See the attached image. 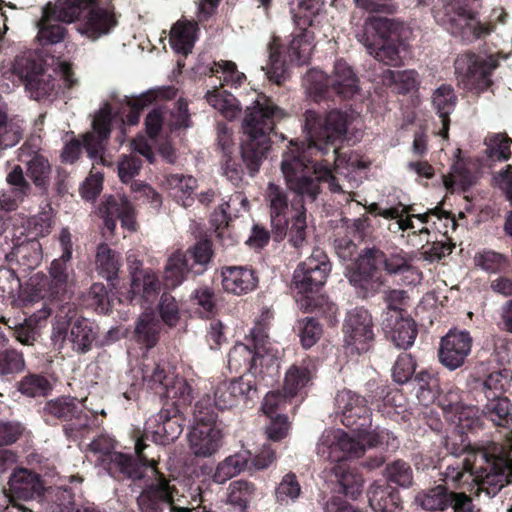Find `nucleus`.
I'll return each mask as SVG.
<instances>
[{"instance_id": "f257e3e1", "label": "nucleus", "mask_w": 512, "mask_h": 512, "mask_svg": "<svg viewBox=\"0 0 512 512\" xmlns=\"http://www.w3.org/2000/svg\"><path fill=\"white\" fill-rule=\"evenodd\" d=\"M348 123L349 114L339 109H332L325 115L312 110L305 113L307 141L291 140L282 154L281 171L290 191L314 202L323 183L332 193L343 192L333 174L334 167L344 163L365 167L358 160H346L337 145L345 137Z\"/></svg>"}, {"instance_id": "f03ea898", "label": "nucleus", "mask_w": 512, "mask_h": 512, "mask_svg": "<svg viewBox=\"0 0 512 512\" xmlns=\"http://www.w3.org/2000/svg\"><path fill=\"white\" fill-rule=\"evenodd\" d=\"M285 112L265 95L258 96L252 106L247 107L242 122L244 139L239 155L235 154L232 133L223 126L218 129L217 146L222 152L220 166L223 176L235 187H241L245 170L249 176H256L271 149L270 134L277 121L285 117Z\"/></svg>"}, {"instance_id": "7ed1b4c3", "label": "nucleus", "mask_w": 512, "mask_h": 512, "mask_svg": "<svg viewBox=\"0 0 512 512\" xmlns=\"http://www.w3.org/2000/svg\"><path fill=\"white\" fill-rule=\"evenodd\" d=\"M511 469L512 445L487 442L472 451L469 458L448 464L440 473V480L448 490L463 489L472 481L487 494L496 495L510 482Z\"/></svg>"}, {"instance_id": "20e7f679", "label": "nucleus", "mask_w": 512, "mask_h": 512, "mask_svg": "<svg viewBox=\"0 0 512 512\" xmlns=\"http://www.w3.org/2000/svg\"><path fill=\"white\" fill-rule=\"evenodd\" d=\"M290 12L293 15L295 25L300 29L293 35L289 44L284 47L274 39L270 43L269 62L267 64V76L269 80L280 84L285 79L288 63L301 66L308 62L312 44L307 28L313 25L314 18L322 11L323 0H290Z\"/></svg>"}, {"instance_id": "39448f33", "label": "nucleus", "mask_w": 512, "mask_h": 512, "mask_svg": "<svg viewBox=\"0 0 512 512\" xmlns=\"http://www.w3.org/2000/svg\"><path fill=\"white\" fill-rule=\"evenodd\" d=\"M331 262L320 248L301 262L293 274V288L299 308L306 313L332 318L337 313V306L328 300L322 289L331 272Z\"/></svg>"}, {"instance_id": "423d86ee", "label": "nucleus", "mask_w": 512, "mask_h": 512, "mask_svg": "<svg viewBox=\"0 0 512 512\" xmlns=\"http://www.w3.org/2000/svg\"><path fill=\"white\" fill-rule=\"evenodd\" d=\"M267 200L274 241L280 242L287 236L289 244L296 249L307 244V210L304 205L307 199L296 194V198L289 203L284 189L269 183Z\"/></svg>"}, {"instance_id": "0eeeda50", "label": "nucleus", "mask_w": 512, "mask_h": 512, "mask_svg": "<svg viewBox=\"0 0 512 512\" xmlns=\"http://www.w3.org/2000/svg\"><path fill=\"white\" fill-rule=\"evenodd\" d=\"M482 0H438L432 14L435 21L463 42L472 43L490 35L495 25L478 18Z\"/></svg>"}, {"instance_id": "6e6552de", "label": "nucleus", "mask_w": 512, "mask_h": 512, "mask_svg": "<svg viewBox=\"0 0 512 512\" xmlns=\"http://www.w3.org/2000/svg\"><path fill=\"white\" fill-rule=\"evenodd\" d=\"M73 272L71 262L54 259L49 268L50 278L35 286L34 297L47 300L39 310V319H46L54 311L56 318L62 319L71 313L75 315V305L69 301V277Z\"/></svg>"}, {"instance_id": "1a4fd4ad", "label": "nucleus", "mask_w": 512, "mask_h": 512, "mask_svg": "<svg viewBox=\"0 0 512 512\" xmlns=\"http://www.w3.org/2000/svg\"><path fill=\"white\" fill-rule=\"evenodd\" d=\"M143 383L161 398L172 400L165 404L182 408L188 407L194 399L193 388L183 378L174 377L169 365L162 359L144 357L142 362Z\"/></svg>"}, {"instance_id": "9d476101", "label": "nucleus", "mask_w": 512, "mask_h": 512, "mask_svg": "<svg viewBox=\"0 0 512 512\" xmlns=\"http://www.w3.org/2000/svg\"><path fill=\"white\" fill-rule=\"evenodd\" d=\"M308 91L315 101L350 99L360 90L354 69L344 60L337 59L331 75L312 69L307 73Z\"/></svg>"}, {"instance_id": "9b49d317", "label": "nucleus", "mask_w": 512, "mask_h": 512, "mask_svg": "<svg viewBox=\"0 0 512 512\" xmlns=\"http://www.w3.org/2000/svg\"><path fill=\"white\" fill-rule=\"evenodd\" d=\"M221 422L217 420L209 395L199 399L193 411V426L188 434L189 446L197 457H209L222 445Z\"/></svg>"}, {"instance_id": "f8f14e48", "label": "nucleus", "mask_w": 512, "mask_h": 512, "mask_svg": "<svg viewBox=\"0 0 512 512\" xmlns=\"http://www.w3.org/2000/svg\"><path fill=\"white\" fill-rule=\"evenodd\" d=\"M93 0H56L42 9L37 38L42 46L62 42L68 30L61 23H73L79 19Z\"/></svg>"}, {"instance_id": "ddd939ff", "label": "nucleus", "mask_w": 512, "mask_h": 512, "mask_svg": "<svg viewBox=\"0 0 512 512\" xmlns=\"http://www.w3.org/2000/svg\"><path fill=\"white\" fill-rule=\"evenodd\" d=\"M385 253L378 247H364L348 270V280L356 295L368 299L380 292L384 285L382 274Z\"/></svg>"}, {"instance_id": "4468645a", "label": "nucleus", "mask_w": 512, "mask_h": 512, "mask_svg": "<svg viewBox=\"0 0 512 512\" xmlns=\"http://www.w3.org/2000/svg\"><path fill=\"white\" fill-rule=\"evenodd\" d=\"M499 66L495 55H479L473 52L459 54L454 62L455 74L464 88L482 93L493 84L492 73Z\"/></svg>"}, {"instance_id": "2eb2a0df", "label": "nucleus", "mask_w": 512, "mask_h": 512, "mask_svg": "<svg viewBox=\"0 0 512 512\" xmlns=\"http://www.w3.org/2000/svg\"><path fill=\"white\" fill-rule=\"evenodd\" d=\"M13 73L21 79L30 97L36 101L55 97L60 88L57 78L47 73L44 61L31 54L15 59Z\"/></svg>"}, {"instance_id": "dca6fc26", "label": "nucleus", "mask_w": 512, "mask_h": 512, "mask_svg": "<svg viewBox=\"0 0 512 512\" xmlns=\"http://www.w3.org/2000/svg\"><path fill=\"white\" fill-rule=\"evenodd\" d=\"M366 46L378 61L389 66L401 62L399 48L402 44L395 23L388 18H376L366 28Z\"/></svg>"}, {"instance_id": "f3484780", "label": "nucleus", "mask_w": 512, "mask_h": 512, "mask_svg": "<svg viewBox=\"0 0 512 512\" xmlns=\"http://www.w3.org/2000/svg\"><path fill=\"white\" fill-rule=\"evenodd\" d=\"M46 421L49 419L64 422L63 431L67 438H77L90 426V417L76 398L57 397L46 402L44 408Z\"/></svg>"}, {"instance_id": "a211bd4d", "label": "nucleus", "mask_w": 512, "mask_h": 512, "mask_svg": "<svg viewBox=\"0 0 512 512\" xmlns=\"http://www.w3.org/2000/svg\"><path fill=\"white\" fill-rule=\"evenodd\" d=\"M90 446L94 452L102 454L99 458L100 466L114 479L137 481L142 477L141 467L135 463L133 456L114 451L115 441L113 439L101 435L94 439Z\"/></svg>"}, {"instance_id": "6ab92c4d", "label": "nucleus", "mask_w": 512, "mask_h": 512, "mask_svg": "<svg viewBox=\"0 0 512 512\" xmlns=\"http://www.w3.org/2000/svg\"><path fill=\"white\" fill-rule=\"evenodd\" d=\"M342 332L346 348L358 354L367 352L375 340L372 315L363 307L349 310L343 322Z\"/></svg>"}, {"instance_id": "aec40b11", "label": "nucleus", "mask_w": 512, "mask_h": 512, "mask_svg": "<svg viewBox=\"0 0 512 512\" xmlns=\"http://www.w3.org/2000/svg\"><path fill=\"white\" fill-rule=\"evenodd\" d=\"M369 400L351 390H341L336 394L335 407L341 423L351 431H365L371 428Z\"/></svg>"}, {"instance_id": "412c9836", "label": "nucleus", "mask_w": 512, "mask_h": 512, "mask_svg": "<svg viewBox=\"0 0 512 512\" xmlns=\"http://www.w3.org/2000/svg\"><path fill=\"white\" fill-rule=\"evenodd\" d=\"M416 502L429 511H445L451 508L453 512H473V500L465 492L448 490L445 485H437L419 492Z\"/></svg>"}, {"instance_id": "4be33fe9", "label": "nucleus", "mask_w": 512, "mask_h": 512, "mask_svg": "<svg viewBox=\"0 0 512 512\" xmlns=\"http://www.w3.org/2000/svg\"><path fill=\"white\" fill-rule=\"evenodd\" d=\"M8 498L12 507L22 512H34L33 509L19 501L40 499L44 484L39 474L27 468H18L13 471L8 482Z\"/></svg>"}, {"instance_id": "5701e85b", "label": "nucleus", "mask_w": 512, "mask_h": 512, "mask_svg": "<svg viewBox=\"0 0 512 512\" xmlns=\"http://www.w3.org/2000/svg\"><path fill=\"white\" fill-rule=\"evenodd\" d=\"M355 433H357V439L339 431L329 446L330 453L339 450L346 457L360 458L364 455L366 446L369 448L380 447L390 438V433L385 429H379V427L374 430L367 428L365 431H355Z\"/></svg>"}, {"instance_id": "b1692460", "label": "nucleus", "mask_w": 512, "mask_h": 512, "mask_svg": "<svg viewBox=\"0 0 512 512\" xmlns=\"http://www.w3.org/2000/svg\"><path fill=\"white\" fill-rule=\"evenodd\" d=\"M472 342V337L468 331L449 330L440 341L439 362L450 371L462 367L471 352Z\"/></svg>"}, {"instance_id": "393cba45", "label": "nucleus", "mask_w": 512, "mask_h": 512, "mask_svg": "<svg viewBox=\"0 0 512 512\" xmlns=\"http://www.w3.org/2000/svg\"><path fill=\"white\" fill-rule=\"evenodd\" d=\"M98 212L103 219L105 228L111 233L116 229L117 220L121 222L124 229L131 232H135L138 228L135 208L126 197L104 196L98 207Z\"/></svg>"}, {"instance_id": "a878e982", "label": "nucleus", "mask_w": 512, "mask_h": 512, "mask_svg": "<svg viewBox=\"0 0 512 512\" xmlns=\"http://www.w3.org/2000/svg\"><path fill=\"white\" fill-rule=\"evenodd\" d=\"M251 343L255 348V365L258 373L254 377L274 379L279 373L278 350L270 341L267 329L262 324L255 325L251 331Z\"/></svg>"}, {"instance_id": "bb28decb", "label": "nucleus", "mask_w": 512, "mask_h": 512, "mask_svg": "<svg viewBox=\"0 0 512 512\" xmlns=\"http://www.w3.org/2000/svg\"><path fill=\"white\" fill-rule=\"evenodd\" d=\"M75 314L77 309L75 308ZM76 317L71 313L67 317L57 319L58 333L63 334L72 345V350L85 354L92 349L93 342L97 338V327L87 318L80 317L74 322L72 320Z\"/></svg>"}, {"instance_id": "cd10ccee", "label": "nucleus", "mask_w": 512, "mask_h": 512, "mask_svg": "<svg viewBox=\"0 0 512 512\" xmlns=\"http://www.w3.org/2000/svg\"><path fill=\"white\" fill-rule=\"evenodd\" d=\"M373 233L371 219L366 215L346 225V234L334 240L336 254L343 261H355L359 254L358 245L370 240Z\"/></svg>"}, {"instance_id": "c85d7f7f", "label": "nucleus", "mask_w": 512, "mask_h": 512, "mask_svg": "<svg viewBox=\"0 0 512 512\" xmlns=\"http://www.w3.org/2000/svg\"><path fill=\"white\" fill-rule=\"evenodd\" d=\"M257 394L255 383L243 376L231 381H224L217 385L214 392V404L219 410L231 409L240 400H252Z\"/></svg>"}, {"instance_id": "c756f323", "label": "nucleus", "mask_w": 512, "mask_h": 512, "mask_svg": "<svg viewBox=\"0 0 512 512\" xmlns=\"http://www.w3.org/2000/svg\"><path fill=\"white\" fill-rule=\"evenodd\" d=\"M88 8L90 9L82 23L81 30L88 38L96 40L110 33L117 26L115 7L111 2L101 5L97 0H93L84 11Z\"/></svg>"}, {"instance_id": "7c9ffc66", "label": "nucleus", "mask_w": 512, "mask_h": 512, "mask_svg": "<svg viewBox=\"0 0 512 512\" xmlns=\"http://www.w3.org/2000/svg\"><path fill=\"white\" fill-rule=\"evenodd\" d=\"M220 275L223 291L234 296L247 295L259 285L258 274L250 266H223Z\"/></svg>"}, {"instance_id": "2f4dec72", "label": "nucleus", "mask_w": 512, "mask_h": 512, "mask_svg": "<svg viewBox=\"0 0 512 512\" xmlns=\"http://www.w3.org/2000/svg\"><path fill=\"white\" fill-rule=\"evenodd\" d=\"M183 421L179 407L164 404L154 418L157 425L152 431V442L163 446L174 442L183 432Z\"/></svg>"}, {"instance_id": "473e14b6", "label": "nucleus", "mask_w": 512, "mask_h": 512, "mask_svg": "<svg viewBox=\"0 0 512 512\" xmlns=\"http://www.w3.org/2000/svg\"><path fill=\"white\" fill-rule=\"evenodd\" d=\"M18 160L26 166L27 176L35 186L46 190L51 174V165L48 159L41 155L33 145L24 143L18 150Z\"/></svg>"}, {"instance_id": "72a5a7b5", "label": "nucleus", "mask_w": 512, "mask_h": 512, "mask_svg": "<svg viewBox=\"0 0 512 512\" xmlns=\"http://www.w3.org/2000/svg\"><path fill=\"white\" fill-rule=\"evenodd\" d=\"M347 459L350 458L346 457L343 453V455L338 458L337 463L331 468V474L339 484V491L346 497L355 500L362 494L364 480L361 474L349 467L346 462Z\"/></svg>"}, {"instance_id": "f704fd0d", "label": "nucleus", "mask_w": 512, "mask_h": 512, "mask_svg": "<svg viewBox=\"0 0 512 512\" xmlns=\"http://www.w3.org/2000/svg\"><path fill=\"white\" fill-rule=\"evenodd\" d=\"M160 291V281L152 272L133 274L130 286L131 301L152 304Z\"/></svg>"}, {"instance_id": "c9c22d12", "label": "nucleus", "mask_w": 512, "mask_h": 512, "mask_svg": "<svg viewBox=\"0 0 512 512\" xmlns=\"http://www.w3.org/2000/svg\"><path fill=\"white\" fill-rule=\"evenodd\" d=\"M190 274L194 276V267L189 263L187 253L178 250L167 260L163 274L164 285L166 288L174 289L181 285Z\"/></svg>"}, {"instance_id": "e433bc0d", "label": "nucleus", "mask_w": 512, "mask_h": 512, "mask_svg": "<svg viewBox=\"0 0 512 512\" xmlns=\"http://www.w3.org/2000/svg\"><path fill=\"white\" fill-rule=\"evenodd\" d=\"M133 438L135 439V454L136 458L133 457V460L137 465H139L142 477L139 480L145 479L147 475V471H150L153 476V470L159 471L157 468L159 455L155 453L156 447L147 443L148 435L147 433H141L139 429L133 431Z\"/></svg>"}, {"instance_id": "4c0bfd02", "label": "nucleus", "mask_w": 512, "mask_h": 512, "mask_svg": "<svg viewBox=\"0 0 512 512\" xmlns=\"http://www.w3.org/2000/svg\"><path fill=\"white\" fill-rule=\"evenodd\" d=\"M412 383L417 388V397L425 406L434 403L441 393L439 373L433 368L418 371Z\"/></svg>"}, {"instance_id": "58836bf2", "label": "nucleus", "mask_w": 512, "mask_h": 512, "mask_svg": "<svg viewBox=\"0 0 512 512\" xmlns=\"http://www.w3.org/2000/svg\"><path fill=\"white\" fill-rule=\"evenodd\" d=\"M369 504L375 512H396L400 508L398 490L390 484H373L369 491Z\"/></svg>"}, {"instance_id": "ea45409f", "label": "nucleus", "mask_w": 512, "mask_h": 512, "mask_svg": "<svg viewBox=\"0 0 512 512\" xmlns=\"http://www.w3.org/2000/svg\"><path fill=\"white\" fill-rule=\"evenodd\" d=\"M388 320L386 328L392 342L399 348L407 349L410 347L418 334L416 323L411 318H404L402 315L395 316L394 322Z\"/></svg>"}, {"instance_id": "a19ab883", "label": "nucleus", "mask_w": 512, "mask_h": 512, "mask_svg": "<svg viewBox=\"0 0 512 512\" xmlns=\"http://www.w3.org/2000/svg\"><path fill=\"white\" fill-rule=\"evenodd\" d=\"M228 366L236 372L244 371L251 375L258 373L257 365H255V348L251 343H237L229 351Z\"/></svg>"}, {"instance_id": "79ce46f5", "label": "nucleus", "mask_w": 512, "mask_h": 512, "mask_svg": "<svg viewBox=\"0 0 512 512\" xmlns=\"http://www.w3.org/2000/svg\"><path fill=\"white\" fill-rule=\"evenodd\" d=\"M255 485L246 480H235L229 484L226 512H247L248 505L255 494Z\"/></svg>"}, {"instance_id": "37998d69", "label": "nucleus", "mask_w": 512, "mask_h": 512, "mask_svg": "<svg viewBox=\"0 0 512 512\" xmlns=\"http://www.w3.org/2000/svg\"><path fill=\"white\" fill-rule=\"evenodd\" d=\"M40 501L46 505V512H70L75 505L72 489L57 486L44 487Z\"/></svg>"}, {"instance_id": "c03bdc74", "label": "nucleus", "mask_w": 512, "mask_h": 512, "mask_svg": "<svg viewBox=\"0 0 512 512\" xmlns=\"http://www.w3.org/2000/svg\"><path fill=\"white\" fill-rule=\"evenodd\" d=\"M196 26L189 21H177L171 28L169 42L172 49L187 56L194 46Z\"/></svg>"}, {"instance_id": "a18cd8bd", "label": "nucleus", "mask_w": 512, "mask_h": 512, "mask_svg": "<svg viewBox=\"0 0 512 512\" xmlns=\"http://www.w3.org/2000/svg\"><path fill=\"white\" fill-rule=\"evenodd\" d=\"M482 413L496 426L508 427L512 423V404L507 397H489Z\"/></svg>"}, {"instance_id": "49530a36", "label": "nucleus", "mask_w": 512, "mask_h": 512, "mask_svg": "<svg viewBox=\"0 0 512 512\" xmlns=\"http://www.w3.org/2000/svg\"><path fill=\"white\" fill-rule=\"evenodd\" d=\"M184 253H187L189 263L194 267V276L201 275L207 270L214 256L213 243L208 237L200 238Z\"/></svg>"}, {"instance_id": "de8ad7c7", "label": "nucleus", "mask_w": 512, "mask_h": 512, "mask_svg": "<svg viewBox=\"0 0 512 512\" xmlns=\"http://www.w3.org/2000/svg\"><path fill=\"white\" fill-rule=\"evenodd\" d=\"M301 494L302 488L298 476L293 472H288L275 487V502L280 506H288L295 503Z\"/></svg>"}, {"instance_id": "09e8293b", "label": "nucleus", "mask_w": 512, "mask_h": 512, "mask_svg": "<svg viewBox=\"0 0 512 512\" xmlns=\"http://www.w3.org/2000/svg\"><path fill=\"white\" fill-rule=\"evenodd\" d=\"M11 256L23 267V270L35 269L41 261V244L38 241H26L13 247Z\"/></svg>"}, {"instance_id": "8fccbe9b", "label": "nucleus", "mask_w": 512, "mask_h": 512, "mask_svg": "<svg viewBox=\"0 0 512 512\" xmlns=\"http://www.w3.org/2000/svg\"><path fill=\"white\" fill-rule=\"evenodd\" d=\"M160 323L154 317L144 315L140 317L135 326V338L140 344L150 349L156 346L159 341Z\"/></svg>"}, {"instance_id": "3c124183", "label": "nucleus", "mask_w": 512, "mask_h": 512, "mask_svg": "<svg viewBox=\"0 0 512 512\" xmlns=\"http://www.w3.org/2000/svg\"><path fill=\"white\" fill-rule=\"evenodd\" d=\"M96 264L99 275L112 282L118 276L119 259L115 251L107 244H100L96 254Z\"/></svg>"}, {"instance_id": "603ef678", "label": "nucleus", "mask_w": 512, "mask_h": 512, "mask_svg": "<svg viewBox=\"0 0 512 512\" xmlns=\"http://www.w3.org/2000/svg\"><path fill=\"white\" fill-rule=\"evenodd\" d=\"M312 379V373L308 366L292 365L285 375L284 391L290 398L295 397Z\"/></svg>"}, {"instance_id": "864d4df0", "label": "nucleus", "mask_w": 512, "mask_h": 512, "mask_svg": "<svg viewBox=\"0 0 512 512\" xmlns=\"http://www.w3.org/2000/svg\"><path fill=\"white\" fill-rule=\"evenodd\" d=\"M417 73L414 70L394 71L387 69L383 72L382 80L384 85L397 90L399 94H406L416 88Z\"/></svg>"}, {"instance_id": "5fc2aeb1", "label": "nucleus", "mask_w": 512, "mask_h": 512, "mask_svg": "<svg viewBox=\"0 0 512 512\" xmlns=\"http://www.w3.org/2000/svg\"><path fill=\"white\" fill-rule=\"evenodd\" d=\"M457 101V95L449 84H442L432 94V106L439 118L450 116L456 107Z\"/></svg>"}, {"instance_id": "6e6d98bb", "label": "nucleus", "mask_w": 512, "mask_h": 512, "mask_svg": "<svg viewBox=\"0 0 512 512\" xmlns=\"http://www.w3.org/2000/svg\"><path fill=\"white\" fill-rule=\"evenodd\" d=\"M487 442H495L494 440H481L475 443H471V440L467 435L453 430L445 438V448L449 453L455 456L466 454L465 458H469L472 451L478 448L481 444Z\"/></svg>"}, {"instance_id": "4d7b16f0", "label": "nucleus", "mask_w": 512, "mask_h": 512, "mask_svg": "<svg viewBox=\"0 0 512 512\" xmlns=\"http://www.w3.org/2000/svg\"><path fill=\"white\" fill-rule=\"evenodd\" d=\"M17 390L27 397L35 398L48 395L52 386L45 376L29 373L17 383Z\"/></svg>"}, {"instance_id": "13d9d810", "label": "nucleus", "mask_w": 512, "mask_h": 512, "mask_svg": "<svg viewBox=\"0 0 512 512\" xmlns=\"http://www.w3.org/2000/svg\"><path fill=\"white\" fill-rule=\"evenodd\" d=\"M474 261L477 267L494 274L505 272L510 266V261L506 255L493 250L478 252Z\"/></svg>"}, {"instance_id": "bf43d9fd", "label": "nucleus", "mask_w": 512, "mask_h": 512, "mask_svg": "<svg viewBox=\"0 0 512 512\" xmlns=\"http://www.w3.org/2000/svg\"><path fill=\"white\" fill-rule=\"evenodd\" d=\"M26 367L24 355L14 348L0 350V376L12 377L24 371Z\"/></svg>"}, {"instance_id": "052dcab7", "label": "nucleus", "mask_w": 512, "mask_h": 512, "mask_svg": "<svg viewBox=\"0 0 512 512\" xmlns=\"http://www.w3.org/2000/svg\"><path fill=\"white\" fill-rule=\"evenodd\" d=\"M416 367L417 362L410 353H401L392 367L393 381L400 385L412 382Z\"/></svg>"}, {"instance_id": "680f3d73", "label": "nucleus", "mask_w": 512, "mask_h": 512, "mask_svg": "<svg viewBox=\"0 0 512 512\" xmlns=\"http://www.w3.org/2000/svg\"><path fill=\"white\" fill-rule=\"evenodd\" d=\"M385 476L389 483H394L400 487L407 488L413 482V471L409 463L402 459H397L386 465Z\"/></svg>"}, {"instance_id": "e2e57ef3", "label": "nucleus", "mask_w": 512, "mask_h": 512, "mask_svg": "<svg viewBox=\"0 0 512 512\" xmlns=\"http://www.w3.org/2000/svg\"><path fill=\"white\" fill-rule=\"evenodd\" d=\"M510 139L505 133H497L485 140L487 156L492 160L506 161L511 156Z\"/></svg>"}, {"instance_id": "0e129e2a", "label": "nucleus", "mask_w": 512, "mask_h": 512, "mask_svg": "<svg viewBox=\"0 0 512 512\" xmlns=\"http://www.w3.org/2000/svg\"><path fill=\"white\" fill-rule=\"evenodd\" d=\"M298 328L300 341L305 349L315 345L323 332L321 324L313 317H306L299 320Z\"/></svg>"}, {"instance_id": "69168bd1", "label": "nucleus", "mask_w": 512, "mask_h": 512, "mask_svg": "<svg viewBox=\"0 0 512 512\" xmlns=\"http://www.w3.org/2000/svg\"><path fill=\"white\" fill-rule=\"evenodd\" d=\"M218 73L222 74L223 84L241 85L245 80V74L239 72L237 66L232 61H218L214 62L209 68V75L216 76Z\"/></svg>"}, {"instance_id": "338daca9", "label": "nucleus", "mask_w": 512, "mask_h": 512, "mask_svg": "<svg viewBox=\"0 0 512 512\" xmlns=\"http://www.w3.org/2000/svg\"><path fill=\"white\" fill-rule=\"evenodd\" d=\"M162 321L169 327H175L180 320L179 303L170 293L164 292L158 304Z\"/></svg>"}, {"instance_id": "774afa93", "label": "nucleus", "mask_w": 512, "mask_h": 512, "mask_svg": "<svg viewBox=\"0 0 512 512\" xmlns=\"http://www.w3.org/2000/svg\"><path fill=\"white\" fill-rule=\"evenodd\" d=\"M205 98L207 102L215 109L220 111L225 117L234 115L236 106L235 98L226 91H220L218 88L207 91Z\"/></svg>"}]
</instances>
